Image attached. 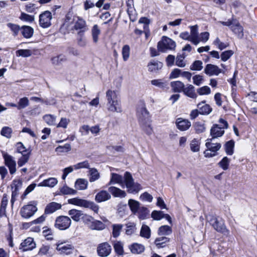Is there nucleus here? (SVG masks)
Segmentation results:
<instances>
[{"mask_svg":"<svg viewBox=\"0 0 257 257\" xmlns=\"http://www.w3.org/2000/svg\"><path fill=\"white\" fill-rule=\"evenodd\" d=\"M137 114L141 127L147 135H151L153 128L151 126V115L144 102H141L137 108Z\"/></svg>","mask_w":257,"mask_h":257,"instance_id":"1","label":"nucleus"},{"mask_svg":"<svg viewBox=\"0 0 257 257\" xmlns=\"http://www.w3.org/2000/svg\"><path fill=\"white\" fill-rule=\"evenodd\" d=\"M207 219L216 231L225 235L229 234V231L226 228L224 221L221 218L213 215H209L207 217Z\"/></svg>","mask_w":257,"mask_h":257,"instance_id":"2","label":"nucleus"},{"mask_svg":"<svg viewBox=\"0 0 257 257\" xmlns=\"http://www.w3.org/2000/svg\"><path fill=\"white\" fill-rule=\"evenodd\" d=\"M69 204L89 208L95 213H97L99 210V206L94 202L82 199L78 197L69 199L68 200Z\"/></svg>","mask_w":257,"mask_h":257,"instance_id":"3","label":"nucleus"},{"mask_svg":"<svg viewBox=\"0 0 257 257\" xmlns=\"http://www.w3.org/2000/svg\"><path fill=\"white\" fill-rule=\"evenodd\" d=\"M124 182L127 191L130 193H137L142 189L141 185L134 181L133 177L130 173L126 172L124 175Z\"/></svg>","mask_w":257,"mask_h":257,"instance_id":"4","label":"nucleus"},{"mask_svg":"<svg viewBox=\"0 0 257 257\" xmlns=\"http://www.w3.org/2000/svg\"><path fill=\"white\" fill-rule=\"evenodd\" d=\"M176 43L171 39L164 36L162 40L158 43L157 47L159 51L165 52L167 50H174L176 47Z\"/></svg>","mask_w":257,"mask_h":257,"instance_id":"5","label":"nucleus"},{"mask_svg":"<svg viewBox=\"0 0 257 257\" xmlns=\"http://www.w3.org/2000/svg\"><path fill=\"white\" fill-rule=\"evenodd\" d=\"M37 211V203L35 201L30 202V203L24 205L20 210V214L24 218H29L34 215Z\"/></svg>","mask_w":257,"mask_h":257,"instance_id":"6","label":"nucleus"},{"mask_svg":"<svg viewBox=\"0 0 257 257\" xmlns=\"http://www.w3.org/2000/svg\"><path fill=\"white\" fill-rule=\"evenodd\" d=\"M71 224V219L66 216H60L55 220V226L60 230H65L68 228Z\"/></svg>","mask_w":257,"mask_h":257,"instance_id":"7","label":"nucleus"},{"mask_svg":"<svg viewBox=\"0 0 257 257\" xmlns=\"http://www.w3.org/2000/svg\"><path fill=\"white\" fill-rule=\"evenodd\" d=\"M22 182L20 180H14L13 181L11 184V188L12 190V197L11 199V203L12 206H13L14 202L17 200L19 193V191L22 188Z\"/></svg>","mask_w":257,"mask_h":257,"instance_id":"8","label":"nucleus"},{"mask_svg":"<svg viewBox=\"0 0 257 257\" xmlns=\"http://www.w3.org/2000/svg\"><path fill=\"white\" fill-rule=\"evenodd\" d=\"M5 165L9 168L10 173L13 175L16 172V163L13 157L8 153L3 152Z\"/></svg>","mask_w":257,"mask_h":257,"instance_id":"9","label":"nucleus"},{"mask_svg":"<svg viewBox=\"0 0 257 257\" xmlns=\"http://www.w3.org/2000/svg\"><path fill=\"white\" fill-rule=\"evenodd\" d=\"M52 18L51 13L48 11H45L39 16V25L43 28L49 27L51 24V20Z\"/></svg>","mask_w":257,"mask_h":257,"instance_id":"10","label":"nucleus"},{"mask_svg":"<svg viewBox=\"0 0 257 257\" xmlns=\"http://www.w3.org/2000/svg\"><path fill=\"white\" fill-rule=\"evenodd\" d=\"M74 22L73 28L81 33H84L87 30L86 21L81 17H75L73 19Z\"/></svg>","mask_w":257,"mask_h":257,"instance_id":"11","label":"nucleus"},{"mask_svg":"<svg viewBox=\"0 0 257 257\" xmlns=\"http://www.w3.org/2000/svg\"><path fill=\"white\" fill-rule=\"evenodd\" d=\"M204 71V73L209 76L214 75L218 76L221 73H224V72L220 69L217 65L211 64H207Z\"/></svg>","mask_w":257,"mask_h":257,"instance_id":"12","label":"nucleus"},{"mask_svg":"<svg viewBox=\"0 0 257 257\" xmlns=\"http://www.w3.org/2000/svg\"><path fill=\"white\" fill-rule=\"evenodd\" d=\"M111 246L107 242H103L98 245L97 248L98 255L101 257H106L111 252Z\"/></svg>","mask_w":257,"mask_h":257,"instance_id":"13","label":"nucleus"},{"mask_svg":"<svg viewBox=\"0 0 257 257\" xmlns=\"http://www.w3.org/2000/svg\"><path fill=\"white\" fill-rule=\"evenodd\" d=\"M36 247V243L32 237H28L23 241L19 247V249L23 251L31 250Z\"/></svg>","mask_w":257,"mask_h":257,"instance_id":"14","label":"nucleus"},{"mask_svg":"<svg viewBox=\"0 0 257 257\" xmlns=\"http://www.w3.org/2000/svg\"><path fill=\"white\" fill-rule=\"evenodd\" d=\"M176 124L178 129L181 131H185L190 127L191 122L188 119L180 117L176 119Z\"/></svg>","mask_w":257,"mask_h":257,"instance_id":"15","label":"nucleus"},{"mask_svg":"<svg viewBox=\"0 0 257 257\" xmlns=\"http://www.w3.org/2000/svg\"><path fill=\"white\" fill-rule=\"evenodd\" d=\"M231 30L238 39H241L243 38V28L238 21H235L234 25L231 26Z\"/></svg>","mask_w":257,"mask_h":257,"instance_id":"16","label":"nucleus"},{"mask_svg":"<svg viewBox=\"0 0 257 257\" xmlns=\"http://www.w3.org/2000/svg\"><path fill=\"white\" fill-rule=\"evenodd\" d=\"M107 108L108 111L120 113L122 112L120 99L107 103Z\"/></svg>","mask_w":257,"mask_h":257,"instance_id":"17","label":"nucleus"},{"mask_svg":"<svg viewBox=\"0 0 257 257\" xmlns=\"http://www.w3.org/2000/svg\"><path fill=\"white\" fill-rule=\"evenodd\" d=\"M224 134V130L219 126V124H214L210 130V135L212 139L220 137Z\"/></svg>","mask_w":257,"mask_h":257,"instance_id":"18","label":"nucleus"},{"mask_svg":"<svg viewBox=\"0 0 257 257\" xmlns=\"http://www.w3.org/2000/svg\"><path fill=\"white\" fill-rule=\"evenodd\" d=\"M163 66V64L158 60H152L148 64V71L151 72H156L160 70Z\"/></svg>","mask_w":257,"mask_h":257,"instance_id":"19","label":"nucleus"},{"mask_svg":"<svg viewBox=\"0 0 257 257\" xmlns=\"http://www.w3.org/2000/svg\"><path fill=\"white\" fill-rule=\"evenodd\" d=\"M190 28L191 31L190 35L191 38V43L195 45H197L200 43L198 36V26H190Z\"/></svg>","mask_w":257,"mask_h":257,"instance_id":"20","label":"nucleus"},{"mask_svg":"<svg viewBox=\"0 0 257 257\" xmlns=\"http://www.w3.org/2000/svg\"><path fill=\"white\" fill-rule=\"evenodd\" d=\"M62 205L57 202H52L48 204L45 207V213L46 214H49L54 213L56 211L61 208Z\"/></svg>","mask_w":257,"mask_h":257,"instance_id":"21","label":"nucleus"},{"mask_svg":"<svg viewBox=\"0 0 257 257\" xmlns=\"http://www.w3.org/2000/svg\"><path fill=\"white\" fill-rule=\"evenodd\" d=\"M110 198V194L105 190L100 191L97 193L95 197V201L98 203L106 201Z\"/></svg>","mask_w":257,"mask_h":257,"instance_id":"22","label":"nucleus"},{"mask_svg":"<svg viewBox=\"0 0 257 257\" xmlns=\"http://www.w3.org/2000/svg\"><path fill=\"white\" fill-rule=\"evenodd\" d=\"M197 107L201 114L207 115L212 111V108L209 104H205V101H202L198 103Z\"/></svg>","mask_w":257,"mask_h":257,"instance_id":"23","label":"nucleus"},{"mask_svg":"<svg viewBox=\"0 0 257 257\" xmlns=\"http://www.w3.org/2000/svg\"><path fill=\"white\" fill-rule=\"evenodd\" d=\"M21 32L24 38L29 39L33 36L34 30L31 26L24 25L21 27Z\"/></svg>","mask_w":257,"mask_h":257,"instance_id":"24","label":"nucleus"},{"mask_svg":"<svg viewBox=\"0 0 257 257\" xmlns=\"http://www.w3.org/2000/svg\"><path fill=\"white\" fill-rule=\"evenodd\" d=\"M183 92L184 94L191 98H196L197 96L195 93V87L191 84H187L184 87Z\"/></svg>","mask_w":257,"mask_h":257,"instance_id":"25","label":"nucleus"},{"mask_svg":"<svg viewBox=\"0 0 257 257\" xmlns=\"http://www.w3.org/2000/svg\"><path fill=\"white\" fill-rule=\"evenodd\" d=\"M108 191L114 197L123 198L126 196V193L124 191L115 187L111 186L109 187Z\"/></svg>","mask_w":257,"mask_h":257,"instance_id":"26","label":"nucleus"},{"mask_svg":"<svg viewBox=\"0 0 257 257\" xmlns=\"http://www.w3.org/2000/svg\"><path fill=\"white\" fill-rule=\"evenodd\" d=\"M58 183V180L56 178H49L43 180L38 184V186L49 187L52 188Z\"/></svg>","mask_w":257,"mask_h":257,"instance_id":"27","label":"nucleus"},{"mask_svg":"<svg viewBox=\"0 0 257 257\" xmlns=\"http://www.w3.org/2000/svg\"><path fill=\"white\" fill-rule=\"evenodd\" d=\"M68 214L73 220L78 222L82 218L83 213L81 210L73 209L68 211Z\"/></svg>","mask_w":257,"mask_h":257,"instance_id":"28","label":"nucleus"},{"mask_svg":"<svg viewBox=\"0 0 257 257\" xmlns=\"http://www.w3.org/2000/svg\"><path fill=\"white\" fill-rule=\"evenodd\" d=\"M171 86L174 92H182L185 87L184 84L180 81H175L171 82Z\"/></svg>","mask_w":257,"mask_h":257,"instance_id":"29","label":"nucleus"},{"mask_svg":"<svg viewBox=\"0 0 257 257\" xmlns=\"http://www.w3.org/2000/svg\"><path fill=\"white\" fill-rule=\"evenodd\" d=\"M8 198L7 194H4L1 201L0 206V217L6 216V208L8 205Z\"/></svg>","mask_w":257,"mask_h":257,"instance_id":"30","label":"nucleus"},{"mask_svg":"<svg viewBox=\"0 0 257 257\" xmlns=\"http://www.w3.org/2000/svg\"><path fill=\"white\" fill-rule=\"evenodd\" d=\"M106 97L107 99V103L111 101L120 100L119 95L117 92L114 90H108L106 93Z\"/></svg>","mask_w":257,"mask_h":257,"instance_id":"31","label":"nucleus"},{"mask_svg":"<svg viewBox=\"0 0 257 257\" xmlns=\"http://www.w3.org/2000/svg\"><path fill=\"white\" fill-rule=\"evenodd\" d=\"M123 178L121 175L116 173H111V178L110 181L108 183V185L114 184H121L123 183Z\"/></svg>","mask_w":257,"mask_h":257,"instance_id":"32","label":"nucleus"},{"mask_svg":"<svg viewBox=\"0 0 257 257\" xmlns=\"http://www.w3.org/2000/svg\"><path fill=\"white\" fill-rule=\"evenodd\" d=\"M128 205L131 211L134 214H137V212H138V210L141 207L139 201L132 199L128 200Z\"/></svg>","mask_w":257,"mask_h":257,"instance_id":"33","label":"nucleus"},{"mask_svg":"<svg viewBox=\"0 0 257 257\" xmlns=\"http://www.w3.org/2000/svg\"><path fill=\"white\" fill-rule=\"evenodd\" d=\"M151 84L160 88L164 89L168 87V82L163 79H154L151 80Z\"/></svg>","mask_w":257,"mask_h":257,"instance_id":"34","label":"nucleus"},{"mask_svg":"<svg viewBox=\"0 0 257 257\" xmlns=\"http://www.w3.org/2000/svg\"><path fill=\"white\" fill-rule=\"evenodd\" d=\"M212 139H207V142L205 144L206 147L209 149V151L213 153H216L221 148V144L220 143H212L211 142Z\"/></svg>","mask_w":257,"mask_h":257,"instance_id":"35","label":"nucleus"},{"mask_svg":"<svg viewBox=\"0 0 257 257\" xmlns=\"http://www.w3.org/2000/svg\"><path fill=\"white\" fill-rule=\"evenodd\" d=\"M131 251L133 253L140 254L145 250V247L144 245L137 243H134L131 245L129 247Z\"/></svg>","mask_w":257,"mask_h":257,"instance_id":"36","label":"nucleus"},{"mask_svg":"<svg viewBox=\"0 0 257 257\" xmlns=\"http://www.w3.org/2000/svg\"><path fill=\"white\" fill-rule=\"evenodd\" d=\"M56 249L58 251H60L61 252L65 253L66 254H69L71 252L72 249V246L71 244H64L63 243L57 244Z\"/></svg>","mask_w":257,"mask_h":257,"instance_id":"37","label":"nucleus"},{"mask_svg":"<svg viewBox=\"0 0 257 257\" xmlns=\"http://www.w3.org/2000/svg\"><path fill=\"white\" fill-rule=\"evenodd\" d=\"M113 246L115 252L118 255H122L124 254L123 243L120 241H114Z\"/></svg>","mask_w":257,"mask_h":257,"instance_id":"38","label":"nucleus"},{"mask_svg":"<svg viewBox=\"0 0 257 257\" xmlns=\"http://www.w3.org/2000/svg\"><path fill=\"white\" fill-rule=\"evenodd\" d=\"M89 228L92 230H101L105 228V225L101 221L94 219L89 225Z\"/></svg>","mask_w":257,"mask_h":257,"instance_id":"39","label":"nucleus"},{"mask_svg":"<svg viewBox=\"0 0 257 257\" xmlns=\"http://www.w3.org/2000/svg\"><path fill=\"white\" fill-rule=\"evenodd\" d=\"M149 210L145 206H141L137 213V215L140 219L144 220L148 217L149 214Z\"/></svg>","mask_w":257,"mask_h":257,"instance_id":"40","label":"nucleus"},{"mask_svg":"<svg viewBox=\"0 0 257 257\" xmlns=\"http://www.w3.org/2000/svg\"><path fill=\"white\" fill-rule=\"evenodd\" d=\"M170 241V239L167 237H160L156 238L155 244L158 248H161L165 246V244Z\"/></svg>","mask_w":257,"mask_h":257,"instance_id":"41","label":"nucleus"},{"mask_svg":"<svg viewBox=\"0 0 257 257\" xmlns=\"http://www.w3.org/2000/svg\"><path fill=\"white\" fill-rule=\"evenodd\" d=\"M88 186V181L84 179H78L75 183V187L79 190H85Z\"/></svg>","mask_w":257,"mask_h":257,"instance_id":"42","label":"nucleus"},{"mask_svg":"<svg viewBox=\"0 0 257 257\" xmlns=\"http://www.w3.org/2000/svg\"><path fill=\"white\" fill-rule=\"evenodd\" d=\"M195 132L197 134H201L206 130L205 124L203 121H196L193 125Z\"/></svg>","mask_w":257,"mask_h":257,"instance_id":"43","label":"nucleus"},{"mask_svg":"<svg viewBox=\"0 0 257 257\" xmlns=\"http://www.w3.org/2000/svg\"><path fill=\"white\" fill-rule=\"evenodd\" d=\"M172 232V228L168 225H162L160 226L158 231L159 235H168Z\"/></svg>","mask_w":257,"mask_h":257,"instance_id":"44","label":"nucleus"},{"mask_svg":"<svg viewBox=\"0 0 257 257\" xmlns=\"http://www.w3.org/2000/svg\"><path fill=\"white\" fill-rule=\"evenodd\" d=\"M234 142L230 140L227 142L224 146L225 151L228 155H232L234 152Z\"/></svg>","mask_w":257,"mask_h":257,"instance_id":"45","label":"nucleus"},{"mask_svg":"<svg viewBox=\"0 0 257 257\" xmlns=\"http://www.w3.org/2000/svg\"><path fill=\"white\" fill-rule=\"evenodd\" d=\"M100 34V30L97 25H94L91 30L93 41L96 43L98 41V36Z\"/></svg>","mask_w":257,"mask_h":257,"instance_id":"46","label":"nucleus"},{"mask_svg":"<svg viewBox=\"0 0 257 257\" xmlns=\"http://www.w3.org/2000/svg\"><path fill=\"white\" fill-rule=\"evenodd\" d=\"M140 235L147 239L150 237L151 229L148 225L145 224L142 225L140 231Z\"/></svg>","mask_w":257,"mask_h":257,"instance_id":"47","label":"nucleus"},{"mask_svg":"<svg viewBox=\"0 0 257 257\" xmlns=\"http://www.w3.org/2000/svg\"><path fill=\"white\" fill-rule=\"evenodd\" d=\"M7 26L13 33V36L15 37L18 35L21 29V27L19 25L12 23H8Z\"/></svg>","mask_w":257,"mask_h":257,"instance_id":"48","label":"nucleus"},{"mask_svg":"<svg viewBox=\"0 0 257 257\" xmlns=\"http://www.w3.org/2000/svg\"><path fill=\"white\" fill-rule=\"evenodd\" d=\"M89 181L93 182L98 180L100 177L99 173L95 168H89Z\"/></svg>","mask_w":257,"mask_h":257,"instance_id":"49","label":"nucleus"},{"mask_svg":"<svg viewBox=\"0 0 257 257\" xmlns=\"http://www.w3.org/2000/svg\"><path fill=\"white\" fill-rule=\"evenodd\" d=\"M186 56L185 53L182 54H178L176 59V65L180 67H185L186 63L184 60Z\"/></svg>","mask_w":257,"mask_h":257,"instance_id":"50","label":"nucleus"},{"mask_svg":"<svg viewBox=\"0 0 257 257\" xmlns=\"http://www.w3.org/2000/svg\"><path fill=\"white\" fill-rule=\"evenodd\" d=\"M112 234L113 237L116 238L119 236L123 225L121 224H114L112 225Z\"/></svg>","mask_w":257,"mask_h":257,"instance_id":"51","label":"nucleus"},{"mask_svg":"<svg viewBox=\"0 0 257 257\" xmlns=\"http://www.w3.org/2000/svg\"><path fill=\"white\" fill-rule=\"evenodd\" d=\"M43 119L49 125H55L56 117L52 114H45L43 116Z\"/></svg>","mask_w":257,"mask_h":257,"instance_id":"52","label":"nucleus"},{"mask_svg":"<svg viewBox=\"0 0 257 257\" xmlns=\"http://www.w3.org/2000/svg\"><path fill=\"white\" fill-rule=\"evenodd\" d=\"M202 68L203 63L200 60H195L190 67V69L192 71H200Z\"/></svg>","mask_w":257,"mask_h":257,"instance_id":"53","label":"nucleus"},{"mask_svg":"<svg viewBox=\"0 0 257 257\" xmlns=\"http://www.w3.org/2000/svg\"><path fill=\"white\" fill-rule=\"evenodd\" d=\"M16 54L18 57H28L32 55V52L29 49H20L16 52Z\"/></svg>","mask_w":257,"mask_h":257,"instance_id":"54","label":"nucleus"},{"mask_svg":"<svg viewBox=\"0 0 257 257\" xmlns=\"http://www.w3.org/2000/svg\"><path fill=\"white\" fill-rule=\"evenodd\" d=\"M29 105V100L26 97L20 99L18 103V109H24Z\"/></svg>","mask_w":257,"mask_h":257,"instance_id":"55","label":"nucleus"},{"mask_svg":"<svg viewBox=\"0 0 257 257\" xmlns=\"http://www.w3.org/2000/svg\"><path fill=\"white\" fill-rule=\"evenodd\" d=\"M19 18L22 21L28 22L30 23H32L35 19L34 16L28 15L24 12L21 13Z\"/></svg>","mask_w":257,"mask_h":257,"instance_id":"56","label":"nucleus"},{"mask_svg":"<svg viewBox=\"0 0 257 257\" xmlns=\"http://www.w3.org/2000/svg\"><path fill=\"white\" fill-rule=\"evenodd\" d=\"M30 152H28L25 154L22 155V157L19 158L18 161V165L19 167H22L27 163L30 158Z\"/></svg>","mask_w":257,"mask_h":257,"instance_id":"57","label":"nucleus"},{"mask_svg":"<svg viewBox=\"0 0 257 257\" xmlns=\"http://www.w3.org/2000/svg\"><path fill=\"white\" fill-rule=\"evenodd\" d=\"M229 163L230 161L229 159L227 157H224L218 163V165L223 170H226L228 169Z\"/></svg>","mask_w":257,"mask_h":257,"instance_id":"58","label":"nucleus"},{"mask_svg":"<svg viewBox=\"0 0 257 257\" xmlns=\"http://www.w3.org/2000/svg\"><path fill=\"white\" fill-rule=\"evenodd\" d=\"M61 193L63 195H75L76 194V190L71 188L67 186H64L60 189Z\"/></svg>","mask_w":257,"mask_h":257,"instance_id":"59","label":"nucleus"},{"mask_svg":"<svg viewBox=\"0 0 257 257\" xmlns=\"http://www.w3.org/2000/svg\"><path fill=\"white\" fill-rule=\"evenodd\" d=\"M83 33H81V32H78L77 33L78 37L77 39V44L80 46L84 47L87 44V41L86 39L83 36Z\"/></svg>","mask_w":257,"mask_h":257,"instance_id":"60","label":"nucleus"},{"mask_svg":"<svg viewBox=\"0 0 257 257\" xmlns=\"http://www.w3.org/2000/svg\"><path fill=\"white\" fill-rule=\"evenodd\" d=\"M16 147L17 152L21 154L22 155L27 153L28 152H30V154H31V151L29 150V149H27L21 142L17 143L16 144Z\"/></svg>","mask_w":257,"mask_h":257,"instance_id":"61","label":"nucleus"},{"mask_svg":"<svg viewBox=\"0 0 257 257\" xmlns=\"http://www.w3.org/2000/svg\"><path fill=\"white\" fill-rule=\"evenodd\" d=\"M234 54L232 50H229L225 51L221 53L220 58L222 61L225 62L228 60Z\"/></svg>","mask_w":257,"mask_h":257,"instance_id":"62","label":"nucleus"},{"mask_svg":"<svg viewBox=\"0 0 257 257\" xmlns=\"http://www.w3.org/2000/svg\"><path fill=\"white\" fill-rule=\"evenodd\" d=\"M130 48L127 45L123 46L122 49V55L123 60L124 61H126L130 57Z\"/></svg>","mask_w":257,"mask_h":257,"instance_id":"63","label":"nucleus"},{"mask_svg":"<svg viewBox=\"0 0 257 257\" xmlns=\"http://www.w3.org/2000/svg\"><path fill=\"white\" fill-rule=\"evenodd\" d=\"M71 149V146L69 144H66L64 146H59L56 148V151L58 153H66Z\"/></svg>","mask_w":257,"mask_h":257,"instance_id":"64","label":"nucleus"}]
</instances>
